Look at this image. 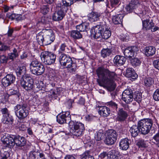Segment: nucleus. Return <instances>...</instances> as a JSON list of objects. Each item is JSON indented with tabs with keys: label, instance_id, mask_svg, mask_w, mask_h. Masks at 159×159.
<instances>
[{
	"label": "nucleus",
	"instance_id": "nucleus-60",
	"mask_svg": "<svg viewBox=\"0 0 159 159\" xmlns=\"http://www.w3.org/2000/svg\"><path fill=\"white\" fill-rule=\"evenodd\" d=\"M2 52L5 51L6 50H10V47L6 45L3 44L1 46Z\"/></svg>",
	"mask_w": 159,
	"mask_h": 159
},
{
	"label": "nucleus",
	"instance_id": "nucleus-47",
	"mask_svg": "<svg viewBox=\"0 0 159 159\" xmlns=\"http://www.w3.org/2000/svg\"><path fill=\"white\" fill-rule=\"evenodd\" d=\"M153 139L156 141L154 143L158 147H159V131L153 136Z\"/></svg>",
	"mask_w": 159,
	"mask_h": 159
},
{
	"label": "nucleus",
	"instance_id": "nucleus-16",
	"mask_svg": "<svg viewBox=\"0 0 159 159\" xmlns=\"http://www.w3.org/2000/svg\"><path fill=\"white\" fill-rule=\"evenodd\" d=\"M140 5L138 0H132L129 3L126 5L125 9L129 13L132 12L134 10L136 9Z\"/></svg>",
	"mask_w": 159,
	"mask_h": 159
},
{
	"label": "nucleus",
	"instance_id": "nucleus-24",
	"mask_svg": "<svg viewBox=\"0 0 159 159\" xmlns=\"http://www.w3.org/2000/svg\"><path fill=\"white\" fill-rule=\"evenodd\" d=\"M76 28L80 32H87L90 29L89 23L87 22H84L79 25H77Z\"/></svg>",
	"mask_w": 159,
	"mask_h": 159
},
{
	"label": "nucleus",
	"instance_id": "nucleus-21",
	"mask_svg": "<svg viewBox=\"0 0 159 159\" xmlns=\"http://www.w3.org/2000/svg\"><path fill=\"white\" fill-rule=\"evenodd\" d=\"M143 28L146 30H149L152 29L154 26L155 24L152 20L147 19L142 20Z\"/></svg>",
	"mask_w": 159,
	"mask_h": 159
},
{
	"label": "nucleus",
	"instance_id": "nucleus-10",
	"mask_svg": "<svg viewBox=\"0 0 159 159\" xmlns=\"http://www.w3.org/2000/svg\"><path fill=\"white\" fill-rule=\"evenodd\" d=\"M65 60V63H63L61 66H66L67 70L70 72H75L77 66L75 63L73 62L70 56H68Z\"/></svg>",
	"mask_w": 159,
	"mask_h": 159
},
{
	"label": "nucleus",
	"instance_id": "nucleus-58",
	"mask_svg": "<svg viewBox=\"0 0 159 159\" xmlns=\"http://www.w3.org/2000/svg\"><path fill=\"white\" fill-rule=\"evenodd\" d=\"M107 155L108 153H107V152H103L99 155V157L101 159H102L107 157Z\"/></svg>",
	"mask_w": 159,
	"mask_h": 159
},
{
	"label": "nucleus",
	"instance_id": "nucleus-31",
	"mask_svg": "<svg viewBox=\"0 0 159 159\" xmlns=\"http://www.w3.org/2000/svg\"><path fill=\"white\" fill-rule=\"evenodd\" d=\"M70 36L73 39H79L82 37V35L80 33V31L77 30H73L71 31Z\"/></svg>",
	"mask_w": 159,
	"mask_h": 159
},
{
	"label": "nucleus",
	"instance_id": "nucleus-40",
	"mask_svg": "<svg viewBox=\"0 0 159 159\" xmlns=\"http://www.w3.org/2000/svg\"><path fill=\"white\" fill-rule=\"evenodd\" d=\"M59 52L63 53V52L67 53L69 52V49L68 47H67L65 43L62 44L60 46L59 50Z\"/></svg>",
	"mask_w": 159,
	"mask_h": 159
},
{
	"label": "nucleus",
	"instance_id": "nucleus-1",
	"mask_svg": "<svg viewBox=\"0 0 159 159\" xmlns=\"http://www.w3.org/2000/svg\"><path fill=\"white\" fill-rule=\"evenodd\" d=\"M96 72L98 78L97 81L100 86L106 87L111 91L115 89L116 85L114 81L117 76L115 72L101 66L96 69Z\"/></svg>",
	"mask_w": 159,
	"mask_h": 159
},
{
	"label": "nucleus",
	"instance_id": "nucleus-6",
	"mask_svg": "<svg viewBox=\"0 0 159 159\" xmlns=\"http://www.w3.org/2000/svg\"><path fill=\"white\" fill-rule=\"evenodd\" d=\"M33 80L30 77L23 76L20 81L21 86L26 90L29 91L33 89L34 88Z\"/></svg>",
	"mask_w": 159,
	"mask_h": 159
},
{
	"label": "nucleus",
	"instance_id": "nucleus-29",
	"mask_svg": "<svg viewBox=\"0 0 159 159\" xmlns=\"http://www.w3.org/2000/svg\"><path fill=\"white\" fill-rule=\"evenodd\" d=\"M62 4L61 3L62 9L64 11H67L68 7L73 3V0H62Z\"/></svg>",
	"mask_w": 159,
	"mask_h": 159
},
{
	"label": "nucleus",
	"instance_id": "nucleus-63",
	"mask_svg": "<svg viewBox=\"0 0 159 159\" xmlns=\"http://www.w3.org/2000/svg\"><path fill=\"white\" fill-rule=\"evenodd\" d=\"M14 30L13 29L9 28L7 31V34L8 37H11L13 32Z\"/></svg>",
	"mask_w": 159,
	"mask_h": 159
},
{
	"label": "nucleus",
	"instance_id": "nucleus-22",
	"mask_svg": "<svg viewBox=\"0 0 159 159\" xmlns=\"http://www.w3.org/2000/svg\"><path fill=\"white\" fill-rule=\"evenodd\" d=\"M126 61V58L124 57L119 55L116 56L113 60L114 64L118 66L123 65Z\"/></svg>",
	"mask_w": 159,
	"mask_h": 159
},
{
	"label": "nucleus",
	"instance_id": "nucleus-39",
	"mask_svg": "<svg viewBox=\"0 0 159 159\" xmlns=\"http://www.w3.org/2000/svg\"><path fill=\"white\" fill-rule=\"evenodd\" d=\"M2 120V122L5 124H11L12 122V120L10 117L9 115L5 116L3 115Z\"/></svg>",
	"mask_w": 159,
	"mask_h": 159
},
{
	"label": "nucleus",
	"instance_id": "nucleus-4",
	"mask_svg": "<svg viewBox=\"0 0 159 159\" xmlns=\"http://www.w3.org/2000/svg\"><path fill=\"white\" fill-rule=\"evenodd\" d=\"M153 121L151 119H146L138 122V126L141 133L143 134H148L152 129Z\"/></svg>",
	"mask_w": 159,
	"mask_h": 159
},
{
	"label": "nucleus",
	"instance_id": "nucleus-43",
	"mask_svg": "<svg viewBox=\"0 0 159 159\" xmlns=\"http://www.w3.org/2000/svg\"><path fill=\"white\" fill-rule=\"evenodd\" d=\"M90 151H85L83 154L81 159H94L93 156L90 155Z\"/></svg>",
	"mask_w": 159,
	"mask_h": 159
},
{
	"label": "nucleus",
	"instance_id": "nucleus-56",
	"mask_svg": "<svg viewBox=\"0 0 159 159\" xmlns=\"http://www.w3.org/2000/svg\"><path fill=\"white\" fill-rule=\"evenodd\" d=\"M8 59V57H7L4 55L0 56V61L2 63L7 62Z\"/></svg>",
	"mask_w": 159,
	"mask_h": 159
},
{
	"label": "nucleus",
	"instance_id": "nucleus-61",
	"mask_svg": "<svg viewBox=\"0 0 159 159\" xmlns=\"http://www.w3.org/2000/svg\"><path fill=\"white\" fill-rule=\"evenodd\" d=\"M9 92L11 95H18V91L14 89L10 90Z\"/></svg>",
	"mask_w": 159,
	"mask_h": 159
},
{
	"label": "nucleus",
	"instance_id": "nucleus-35",
	"mask_svg": "<svg viewBox=\"0 0 159 159\" xmlns=\"http://www.w3.org/2000/svg\"><path fill=\"white\" fill-rule=\"evenodd\" d=\"M41 63L37 60H33L30 64V69L31 71L34 70L38 66H40Z\"/></svg>",
	"mask_w": 159,
	"mask_h": 159
},
{
	"label": "nucleus",
	"instance_id": "nucleus-53",
	"mask_svg": "<svg viewBox=\"0 0 159 159\" xmlns=\"http://www.w3.org/2000/svg\"><path fill=\"white\" fill-rule=\"evenodd\" d=\"M36 88H37L39 90H42L43 88V83L42 81H38L36 83Z\"/></svg>",
	"mask_w": 159,
	"mask_h": 159
},
{
	"label": "nucleus",
	"instance_id": "nucleus-8",
	"mask_svg": "<svg viewBox=\"0 0 159 159\" xmlns=\"http://www.w3.org/2000/svg\"><path fill=\"white\" fill-rule=\"evenodd\" d=\"M61 3H58L56 7L57 11L54 13L52 16V20L57 21L61 20L64 17L66 11H64L62 9Z\"/></svg>",
	"mask_w": 159,
	"mask_h": 159
},
{
	"label": "nucleus",
	"instance_id": "nucleus-26",
	"mask_svg": "<svg viewBox=\"0 0 159 159\" xmlns=\"http://www.w3.org/2000/svg\"><path fill=\"white\" fill-rule=\"evenodd\" d=\"M120 148L123 150H127L129 147V140L125 138L121 139L119 143Z\"/></svg>",
	"mask_w": 159,
	"mask_h": 159
},
{
	"label": "nucleus",
	"instance_id": "nucleus-46",
	"mask_svg": "<svg viewBox=\"0 0 159 159\" xmlns=\"http://www.w3.org/2000/svg\"><path fill=\"white\" fill-rule=\"evenodd\" d=\"M142 98V93H136L134 99L138 102H140Z\"/></svg>",
	"mask_w": 159,
	"mask_h": 159
},
{
	"label": "nucleus",
	"instance_id": "nucleus-3",
	"mask_svg": "<svg viewBox=\"0 0 159 159\" xmlns=\"http://www.w3.org/2000/svg\"><path fill=\"white\" fill-rule=\"evenodd\" d=\"M14 111L16 115L20 120H23L29 115V111L26 104H17L14 107Z\"/></svg>",
	"mask_w": 159,
	"mask_h": 159
},
{
	"label": "nucleus",
	"instance_id": "nucleus-52",
	"mask_svg": "<svg viewBox=\"0 0 159 159\" xmlns=\"http://www.w3.org/2000/svg\"><path fill=\"white\" fill-rule=\"evenodd\" d=\"M39 99L37 96H34L30 101V103L32 104L33 105H35L38 104L39 102Z\"/></svg>",
	"mask_w": 159,
	"mask_h": 159
},
{
	"label": "nucleus",
	"instance_id": "nucleus-18",
	"mask_svg": "<svg viewBox=\"0 0 159 159\" xmlns=\"http://www.w3.org/2000/svg\"><path fill=\"white\" fill-rule=\"evenodd\" d=\"M128 116L127 112L124 111L122 108H119L117 112L116 120L120 122L125 120Z\"/></svg>",
	"mask_w": 159,
	"mask_h": 159
},
{
	"label": "nucleus",
	"instance_id": "nucleus-55",
	"mask_svg": "<svg viewBox=\"0 0 159 159\" xmlns=\"http://www.w3.org/2000/svg\"><path fill=\"white\" fill-rule=\"evenodd\" d=\"M111 3L112 7H115L119 3V0H111Z\"/></svg>",
	"mask_w": 159,
	"mask_h": 159
},
{
	"label": "nucleus",
	"instance_id": "nucleus-30",
	"mask_svg": "<svg viewBox=\"0 0 159 159\" xmlns=\"http://www.w3.org/2000/svg\"><path fill=\"white\" fill-rule=\"evenodd\" d=\"M123 17V15L121 14L113 16L112 19L113 22L115 24H120L122 23Z\"/></svg>",
	"mask_w": 159,
	"mask_h": 159
},
{
	"label": "nucleus",
	"instance_id": "nucleus-41",
	"mask_svg": "<svg viewBox=\"0 0 159 159\" xmlns=\"http://www.w3.org/2000/svg\"><path fill=\"white\" fill-rule=\"evenodd\" d=\"M136 145L139 148H146L148 147L146 142L143 139H140L137 142Z\"/></svg>",
	"mask_w": 159,
	"mask_h": 159
},
{
	"label": "nucleus",
	"instance_id": "nucleus-59",
	"mask_svg": "<svg viewBox=\"0 0 159 159\" xmlns=\"http://www.w3.org/2000/svg\"><path fill=\"white\" fill-rule=\"evenodd\" d=\"M153 64L155 68L159 70V59L154 60Z\"/></svg>",
	"mask_w": 159,
	"mask_h": 159
},
{
	"label": "nucleus",
	"instance_id": "nucleus-17",
	"mask_svg": "<svg viewBox=\"0 0 159 159\" xmlns=\"http://www.w3.org/2000/svg\"><path fill=\"white\" fill-rule=\"evenodd\" d=\"M14 145L19 147L24 146L26 143V140L25 138L19 135H15Z\"/></svg>",
	"mask_w": 159,
	"mask_h": 159
},
{
	"label": "nucleus",
	"instance_id": "nucleus-14",
	"mask_svg": "<svg viewBox=\"0 0 159 159\" xmlns=\"http://www.w3.org/2000/svg\"><path fill=\"white\" fill-rule=\"evenodd\" d=\"M138 51L139 48L137 47L130 46L125 49L124 53L125 56L131 58L134 56V53H136Z\"/></svg>",
	"mask_w": 159,
	"mask_h": 159
},
{
	"label": "nucleus",
	"instance_id": "nucleus-37",
	"mask_svg": "<svg viewBox=\"0 0 159 159\" xmlns=\"http://www.w3.org/2000/svg\"><path fill=\"white\" fill-rule=\"evenodd\" d=\"M143 83L145 86L148 87H150L153 84L154 80L151 78H146L144 79Z\"/></svg>",
	"mask_w": 159,
	"mask_h": 159
},
{
	"label": "nucleus",
	"instance_id": "nucleus-45",
	"mask_svg": "<svg viewBox=\"0 0 159 159\" xmlns=\"http://www.w3.org/2000/svg\"><path fill=\"white\" fill-rule=\"evenodd\" d=\"M67 57L68 56L64 53H61L60 54L59 57V60L61 65L63 63H65V60H66Z\"/></svg>",
	"mask_w": 159,
	"mask_h": 159
},
{
	"label": "nucleus",
	"instance_id": "nucleus-50",
	"mask_svg": "<svg viewBox=\"0 0 159 159\" xmlns=\"http://www.w3.org/2000/svg\"><path fill=\"white\" fill-rule=\"evenodd\" d=\"M49 10V8L47 6H43L41 8V12L43 14H47Z\"/></svg>",
	"mask_w": 159,
	"mask_h": 159
},
{
	"label": "nucleus",
	"instance_id": "nucleus-9",
	"mask_svg": "<svg viewBox=\"0 0 159 159\" xmlns=\"http://www.w3.org/2000/svg\"><path fill=\"white\" fill-rule=\"evenodd\" d=\"M118 134L116 131L111 129L108 131L105 143L107 145H112L116 141Z\"/></svg>",
	"mask_w": 159,
	"mask_h": 159
},
{
	"label": "nucleus",
	"instance_id": "nucleus-5",
	"mask_svg": "<svg viewBox=\"0 0 159 159\" xmlns=\"http://www.w3.org/2000/svg\"><path fill=\"white\" fill-rule=\"evenodd\" d=\"M40 57L44 63L48 65H51L54 63L56 57L55 54L48 51L42 52Z\"/></svg>",
	"mask_w": 159,
	"mask_h": 159
},
{
	"label": "nucleus",
	"instance_id": "nucleus-36",
	"mask_svg": "<svg viewBox=\"0 0 159 159\" xmlns=\"http://www.w3.org/2000/svg\"><path fill=\"white\" fill-rule=\"evenodd\" d=\"M105 30L103 33H102V35L101 36L102 38L106 39L109 38L111 35V33L110 30L106 27L104 28Z\"/></svg>",
	"mask_w": 159,
	"mask_h": 159
},
{
	"label": "nucleus",
	"instance_id": "nucleus-64",
	"mask_svg": "<svg viewBox=\"0 0 159 159\" xmlns=\"http://www.w3.org/2000/svg\"><path fill=\"white\" fill-rule=\"evenodd\" d=\"M69 49V52H67V53H75L76 52V50L75 48L72 47H71L69 46L68 47Z\"/></svg>",
	"mask_w": 159,
	"mask_h": 159
},
{
	"label": "nucleus",
	"instance_id": "nucleus-57",
	"mask_svg": "<svg viewBox=\"0 0 159 159\" xmlns=\"http://www.w3.org/2000/svg\"><path fill=\"white\" fill-rule=\"evenodd\" d=\"M1 111L2 114H3V115L5 116L9 115L8 111L6 107L1 109Z\"/></svg>",
	"mask_w": 159,
	"mask_h": 159
},
{
	"label": "nucleus",
	"instance_id": "nucleus-34",
	"mask_svg": "<svg viewBox=\"0 0 159 159\" xmlns=\"http://www.w3.org/2000/svg\"><path fill=\"white\" fill-rule=\"evenodd\" d=\"M130 61L132 65L134 67L139 66L141 63V61L140 59L138 58H132Z\"/></svg>",
	"mask_w": 159,
	"mask_h": 159
},
{
	"label": "nucleus",
	"instance_id": "nucleus-44",
	"mask_svg": "<svg viewBox=\"0 0 159 159\" xmlns=\"http://www.w3.org/2000/svg\"><path fill=\"white\" fill-rule=\"evenodd\" d=\"M107 106L114 109H117L118 108V105L115 102L111 101L106 103Z\"/></svg>",
	"mask_w": 159,
	"mask_h": 159
},
{
	"label": "nucleus",
	"instance_id": "nucleus-48",
	"mask_svg": "<svg viewBox=\"0 0 159 159\" xmlns=\"http://www.w3.org/2000/svg\"><path fill=\"white\" fill-rule=\"evenodd\" d=\"M129 37L127 34H121L120 37V39L122 41L124 42H127L129 40Z\"/></svg>",
	"mask_w": 159,
	"mask_h": 159
},
{
	"label": "nucleus",
	"instance_id": "nucleus-62",
	"mask_svg": "<svg viewBox=\"0 0 159 159\" xmlns=\"http://www.w3.org/2000/svg\"><path fill=\"white\" fill-rule=\"evenodd\" d=\"M95 118V116L92 115H89L86 117V120L88 121H91Z\"/></svg>",
	"mask_w": 159,
	"mask_h": 159
},
{
	"label": "nucleus",
	"instance_id": "nucleus-23",
	"mask_svg": "<svg viewBox=\"0 0 159 159\" xmlns=\"http://www.w3.org/2000/svg\"><path fill=\"white\" fill-rule=\"evenodd\" d=\"M143 51L146 56L147 57H150L155 54L156 49L154 47L148 46L144 48Z\"/></svg>",
	"mask_w": 159,
	"mask_h": 159
},
{
	"label": "nucleus",
	"instance_id": "nucleus-28",
	"mask_svg": "<svg viewBox=\"0 0 159 159\" xmlns=\"http://www.w3.org/2000/svg\"><path fill=\"white\" fill-rule=\"evenodd\" d=\"M126 76L132 79H136L138 77L134 69L132 68H129L126 70Z\"/></svg>",
	"mask_w": 159,
	"mask_h": 159
},
{
	"label": "nucleus",
	"instance_id": "nucleus-11",
	"mask_svg": "<svg viewBox=\"0 0 159 159\" xmlns=\"http://www.w3.org/2000/svg\"><path fill=\"white\" fill-rule=\"evenodd\" d=\"M122 99L126 104L131 103L134 99L133 91L129 89H125L122 93Z\"/></svg>",
	"mask_w": 159,
	"mask_h": 159
},
{
	"label": "nucleus",
	"instance_id": "nucleus-2",
	"mask_svg": "<svg viewBox=\"0 0 159 159\" xmlns=\"http://www.w3.org/2000/svg\"><path fill=\"white\" fill-rule=\"evenodd\" d=\"M57 121L60 124L69 123L70 132L76 136H80L83 134L84 130V125L82 123L71 120L69 112L66 111L57 116Z\"/></svg>",
	"mask_w": 159,
	"mask_h": 159
},
{
	"label": "nucleus",
	"instance_id": "nucleus-7",
	"mask_svg": "<svg viewBox=\"0 0 159 159\" xmlns=\"http://www.w3.org/2000/svg\"><path fill=\"white\" fill-rule=\"evenodd\" d=\"M106 27L105 22L103 25L100 24L93 27L91 29V35L95 39L100 38L104 31V28Z\"/></svg>",
	"mask_w": 159,
	"mask_h": 159
},
{
	"label": "nucleus",
	"instance_id": "nucleus-49",
	"mask_svg": "<svg viewBox=\"0 0 159 159\" xmlns=\"http://www.w3.org/2000/svg\"><path fill=\"white\" fill-rule=\"evenodd\" d=\"M107 159H118V157L112 152H109L108 153Z\"/></svg>",
	"mask_w": 159,
	"mask_h": 159
},
{
	"label": "nucleus",
	"instance_id": "nucleus-27",
	"mask_svg": "<svg viewBox=\"0 0 159 159\" xmlns=\"http://www.w3.org/2000/svg\"><path fill=\"white\" fill-rule=\"evenodd\" d=\"M138 126L136 125H133L129 129V131L131 136L134 137H136L139 133L141 130Z\"/></svg>",
	"mask_w": 159,
	"mask_h": 159
},
{
	"label": "nucleus",
	"instance_id": "nucleus-19",
	"mask_svg": "<svg viewBox=\"0 0 159 159\" xmlns=\"http://www.w3.org/2000/svg\"><path fill=\"white\" fill-rule=\"evenodd\" d=\"M111 112L110 108L106 106H100L99 107L98 113L101 116L107 117L110 115Z\"/></svg>",
	"mask_w": 159,
	"mask_h": 159
},
{
	"label": "nucleus",
	"instance_id": "nucleus-38",
	"mask_svg": "<svg viewBox=\"0 0 159 159\" xmlns=\"http://www.w3.org/2000/svg\"><path fill=\"white\" fill-rule=\"evenodd\" d=\"M104 137V134L101 131H98L95 134L94 138L97 141H101Z\"/></svg>",
	"mask_w": 159,
	"mask_h": 159
},
{
	"label": "nucleus",
	"instance_id": "nucleus-12",
	"mask_svg": "<svg viewBox=\"0 0 159 159\" xmlns=\"http://www.w3.org/2000/svg\"><path fill=\"white\" fill-rule=\"evenodd\" d=\"M15 135H7L3 136L2 141L7 147H13L14 145Z\"/></svg>",
	"mask_w": 159,
	"mask_h": 159
},
{
	"label": "nucleus",
	"instance_id": "nucleus-51",
	"mask_svg": "<svg viewBox=\"0 0 159 159\" xmlns=\"http://www.w3.org/2000/svg\"><path fill=\"white\" fill-rule=\"evenodd\" d=\"M153 98L156 101H159V89H156L154 93Z\"/></svg>",
	"mask_w": 159,
	"mask_h": 159
},
{
	"label": "nucleus",
	"instance_id": "nucleus-15",
	"mask_svg": "<svg viewBox=\"0 0 159 159\" xmlns=\"http://www.w3.org/2000/svg\"><path fill=\"white\" fill-rule=\"evenodd\" d=\"M55 39V35L52 30H47L44 36V45H47L52 43Z\"/></svg>",
	"mask_w": 159,
	"mask_h": 159
},
{
	"label": "nucleus",
	"instance_id": "nucleus-33",
	"mask_svg": "<svg viewBox=\"0 0 159 159\" xmlns=\"http://www.w3.org/2000/svg\"><path fill=\"white\" fill-rule=\"evenodd\" d=\"M112 50L110 48H103L101 51V54L102 57L105 58L107 57L111 54Z\"/></svg>",
	"mask_w": 159,
	"mask_h": 159
},
{
	"label": "nucleus",
	"instance_id": "nucleus-42",
	"mask_svg": "<svg viewBox=\"0 0 159 159\" xmlns=\"http://www.w3.org/2000/svg\"><path fill=\"white\" fill-rule=\"evenodd\" d=\"M17 75L18 76L24 74L26 71V67L24 66H21L19 67L16 71Z\"/></svg>",
	"mask_w": 159,
	"mask_h": 159
},
{
	"label": "nucleus",
	"instance_id": "nucleus-25",
	"mask_svg": "<svg viewBox=\"0 0 159 159\" xmlns=\"http://www.w3.org/2000/svg\"><path fill=\"white\" fill-rule=\"evenodd\" d=\"M45 71V67L42 64L38 66L36 68L33 70L31 72L32 73L36 75H42Z\"/></svg>",
	"mask_w": 159,
	"mask_h": 159
},
{
	"label": "nucleus",
	"instance_id": "nucleus-13",
	"mask_svg": "<svg viewBox=\"0 0 159 159\" xmlns=\"http://www.w3.org/2000/svg\"><path fill=\"white\" fill-rule=\"evenodd\" d=\"M15 79V77L13 75L8 74L2 80V84L4 87H7L13 84Z\"/></svg>",
	"mask_w": 159,
	"mask_h": 159
},
{
	"label": "nucleus",
	"instance_id": "nucleus-20",
	"mask_svg": "<svg viewBox=\"0 0 159 159\" xmlns=\"http://www.w3.org/2000/svg\"><path fill=\"white\" fill-rule=\"evenodd\" d=\"M100 16V13L94 11L88 15V19L91 22H96L99 20Z\"/></svg>",
	"mask_w": 159,
	"mask_h": 159
},
{
	"label": "nucleus",
	"instance_id": "nucleus-54",
	"mask_svg": "<svg viewBox=\"0 0 159 159\" xmlns=\"http://www.w3.org/2000/svg\"><path fill=\"white\" fill-rule=\"evenodd\" d=\"M18 56V54H15L14 53H11L8 54V58L10 59L13 60Z\"/></svg>",
	"mask_w": 159,
	"mask_h": 159
},
{
	"label": "nucleus",
	"instance_id": "nucleus-32",
	"mask_svg": "<svg viewBox=\"0 0 159 159\" xmlns=\"http://www.w3.org/2000/svg\"><path fill=\"white\" fill-rule=\"evenodd\" d=\"M43 33L40 32L36 35V40L39 44L40 45H44V37H43Z\"/></svg>",
	"mask_w": 159,
	"mask_h": 159
}]
</instances>
